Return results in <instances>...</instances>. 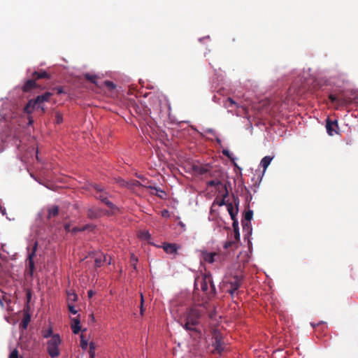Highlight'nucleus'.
<instances>
[{
	"instance_id": "nucleus-37",
	"label": "nucleus",
	"mask_w": 358,
	"mask_h": 358,
	"mask_svg": "<svg viewBox=\"0 0 358 358\" xmlns=\"http://www.w3.org/2000/svg\"><path fill=\"white\" fill-rule=\"evenodd\" d=\"M80 346L83 349H86L87 347V341H85L83 338V336H81V340H80Z\"/></svg>"
},
{
	"instance_id": "nucleus-20",
	"label": "nucleus",
	"mask_w": 358,
	"mask_h": 358,
	"mask_svg": "<svg viewBox=\"0 0 358 358\" xmlns=\"http://www.w3.org/2000/svg\"><path fill=\"white\" fill-rule=\"evenodd\" d=\"M217 255V254L215 252H208L204 255L203 259L205 262L212 264L214 262L215 257Z\"/></svg>"
},
{
	"instance_id": "nucleus-33",
	"label": "nucleus",
	"mask_w": 358,
	"mask_h": 358,
	"mask_svg": "<svg viewBox=\"0 0 358 358\" xmlns=\"http://www.w3.org/2000/svg\"><path fill=\"white\" fill-rule=\"evenodd\" d=\"M104 85L106 87H108L110 90H113L115 88V85L113 82L109 80H106L104 82Z\"/></svg>"
},
{
	"instance_id": "nucleus-16",
	"label": "nucleus",
	"mask_w": 358,
	"mask_h": 358,
	"mask_svg": "<svg viewBox=\"0 0 358 358\" xmlns=\"http://www.w3.org/2000/svg\"><path fill=\"white\" fill-rule=\"evenodd\" d=\"M253 216V211L252 210H247L244 214V220L242 221V224L243 229L245 228V227H249L250 221L252 220Z\"/></svg>"
},
{
	"instance_id": "nucleus-53",
	"label": "nucleus",
	"mask_w": 358,
	"mask_h": 358,
	"mask_svg": "<svg viewBox=\"0 0 358 358\" xmlns=\"http://www.w3.org/2000/svg\"><path fill=\"white\" fill-rule=\"evenodd\" d=\"M21 358H22V357H21Z\"/></svg>"
},
{
	"instance_id": "nucleus-22",
	"label": "nucleus",
	"mask_w": 358,
	"mask_h": 358,
	"mask_svg": "<svg viewBox=\"0 0 358 358\" xmlns=\"http://www.w3.org/2000/svg\"><path fill=\"white\" fill-rule=\"evenodd\" d=\"M224 106L227 108H230L233 106H236V103L231 98H227L224 102Z\"/></svg>"
},
{
	"instance_id": "nucleus-1",
	"label": "nucleus",
	"mask_w": 358,
	"mask_h": 358,
	"mask_svg": "<svg viewBox=\"0 0 358 358\" xmlns=\"http://www.w3.org/2000/svg\"><path fill=\"white\" fill-rule=\"evenodd\" d=\"M206 307L204 303L194 304L187 308L181 317V325L188 331L201 335L199 326L201 324Z\"/></svg>"
},
{
	"instance_id": "nucleus-24",
	"label": "nucleus",
	"mask_w": 358,
	"mask_h": 358,
	"mask_svg": "<svg viewBox=\"0 0 358 358\" xmlns=\"http://www.w3.org/2000/svg\"><path fill=\"white\" fill-rule=\"evenodd\" d=\"M329 99L332 103H337L338 104L343 103V100L341 99L338 98L335 94H330L329 95Z\"/></svg>"
},
{
	"instance_id": "nucleus-18",
	"label": "nucleus",
	"mask_w": 358,
	"mask_h": 358,
	"mask_svg": "<svg viewBox=\"0 0 358 358\" xmlns=\"http://www.w3.org/2000/svg\"><path fill=\"white\" fill-rule=\"evenodd\" d=\"M195 171L199 174L203 175L210 171V167L208 165L196 166L194 167Z\"/></svg>"
},
{
	"instance_id": "nucleus-28",
	"label": "nucleus",
	"mask_w": 358,
	"mask_h": 358,
	"mask_svg": "<svg viewBox=\"0 0 358 358\" xmlns=\"http://www.w3.org/2000/svg\"><path fill=\"white\" fill-rule=\"evenodd\" d=\"M106 257H104L103 259H102L101 257H96V258L95 259V261H94V262H95V266H96V267H101V265H102V262H103V261H106Z\"/></svg>"
},
{
	"instance_id": "nucleus-42",
	"label": "nucleus",
	"mask_w": 358,
	"mask_h": 358,
	"mask_svg": "<svg viewBox=\"0 0 358 358\" xmlns=\"http://www.w3.org/2000/svg\"><path fill=\"white\" fill-rule=\"evenodd\" d=\"M55 90L57 91V94H59L64 92L63 88L61 87H57L55 88Z\"/></svg>"
},
{
	"instance_id": "nucleus-52",
	"label": "nucleus",
	"mask_w": 358,
	"mask_h": 358,
	"mask_svg": "<svg viewBox=\"0 0 358 358\" xmlns=\"http://www.w3.org/2000/svg\"><path fill=\"white\" fill-rule=\"evenodd\" d=\"M244 189H245V192H246L248 194H249V191L248 190V189H247L245 187H244Z\"/></svg>"
},
{
	"instance_id": "nucleus-2",
	"label": "nucleus",
	"mask_w": 358,
	"mask_h": 358,
	"mask_svg": "<svg viewBox=\"0 0 358 358\" xmlns=\"http://www.w3.org/2000/svg\"><path fill=\"white\" fill-rule=\"evenodd\" d=\"M52 95L50 92H45L42 95L38 96L35 99L29 100L24 107V112L31 113L34 110H40L42 113H45L43 102L48 101Z\"/></svg>"
},
{
	"instance_id": "nucleus-45",
	"label": "nucleus",
	"mask_w": 358,
	"mask_h": 358,
	"mask_svg": "<svg viewBox=\"0 0 358 358\" xmlns=\"http://www.w3.org/2000/svg\"><path fill=\"white\" fill-rule=\"evenodd\" d=\"M222 153L224 156H227V157L230 158V153H229V150H224L222 151Z\"/></svg>"
},
{
	"instance_id": "nucleus-17",
	"label": "nucleus",
	"mask_w": 358,
	"mask_h": 358,
	"mask_svg": "<svg viewBox=\"0 0 358 358\" xmlns=\"http://www.w3.org/2000/svg\"><path fill=\"white\" fill-rule=\"evenodd\" d=\"M226 206L227 207V210L231 216V218H235L238 211V203H236V208L233 206L231 203H228L226 204Z\"/></svg>"
},
{
	"instance_id": "nucleus-15",
	"label": "nucleus",
	"mask_w": 358,
	"mask_h": 358,
	"mask_svg": "<svg viewBox=\"0 0 358 358\" xmlns=\"http://www.w3.org/2000/svg\"><path fill=\"white\" fill-rule=\"evenodd\" d=\"M71 329L73 333L75 334H78L80 332L81 326L80 319L78 317L71 319Z\"/></svg>"
},
{
	"instance_id": "nucleus-48",
	"label": "nucleus",
	"mask_w": 358,
	"mask_h": 358,
	"mask_svg": "<svg viewBox=\"0 0 358 358\" xmlns=\"http://www.w3.org/2000/svg\"><path fill=\"white\" fill-rule=\"evenodd\" d=\"M31 296V292H27V300H28V301L30 300Z\"/></svg>"
},
{
	"instance_id": "nucleus-12",
	"label": "nucleus",
	"mask_w": 358,
	"mask_h": 358,
	"mask_svg": "<svg viewBox=\"0 0 358 358\" xmlns=\"http://www.w3.org/2000/svg\"><path fill=\"white\" fill-rule=\"evenodd\" d=\"M162 248L164 252L167 254H174L176 255L178 250L180 248V246L176 243H165L162 245Z\"/></svg>"
},
{
	"instance_id": "nucleus-26",
	"label": "nucleus",
	"mask_w": 358,
	"mask_h": 358,
	"mask_svg": "<svg viewBox=\"0 0 358 358\" xmlns=\"http://www.w3.org/2000/svg\"><path fill=\"white\" fill-rule=\"evenodd\" d=\"M52 329L50 327L48 329H45V330H43L42 331V334H43V336L45 338H49V337H52Z\"/></svg>"
},
{
	"instance_id": "nucleus-25",
	"label": "nucleus",
	"mask_w": 358,
	"mask_h": 358,
	"mask_svg": "<svg viewBox=\"0 0 358 358\" xmlns=\"http://www.w3.org/2000/svg\"><path fill=\"white\" fill-rule=\"evenodd\" d=\"M29 322H30V316L29 315H27L24 317L20 325L23 329H27Z\"/></svg>"
},
{
	"instance_id": "nucleus-30",
	"label": "nucleus",
	"mask_w": 358,
	"mask_h": 358,
	"mask_svg": "<svg viewBox=\"0 0 358 358\" xmlns=\"http://www.w3.org/2000/svg\"><path fill=\"white\" fill-rule=\"evenodd\" d=\"M78 296L74 292H68V300L71 301H76Z\"/></svg>"
},
{
	"instance_id": "nucleus-14",
	"label": "nucleus",
	"mask_w": 358,
	"mask_h": 358,
	"mask_svg": "<svg viewBox=\"0 0 358 358\" xmlns=\"http://www.w3.org/2000/svg\"><path fill=\"white\" fill-rule=\"evenodd\" d=\"M31 78L36 81L37 80L42 78L49 79L50 76L45 71L41 70L40 71L33 72L31 74Z\"/></svg>"
},
{
	"instance_id": "nucleus-13",
	"label": "nucleus",
	"mask_w": 358,
	"mask_h": 358,
	"mask_svg": "<svg viewBox=\"0 0 358 358\" xmlns=\"http://www.w3.org/2000/svg\"><path fill=\"white\" fill-rule=\"evenodd\" d=\"M59 206L53 205L48 208L47 219L50 220L51 219L57 217L59 215Z\"/></svg>"
},
{
	"instance_id": "nucleus-10",
	"label": "nucleus",
	"mask_w": 358,
	"mask_h": 358,
	"mask_svg": "<svg viewBox=\"0 0 358 358\" xmlns=\"http://www.w3.org/2000/svg\"><path fill=\"white\" fill-rule=\"evenodd\" d=\"M38 87L37 83H36V80L31 78L30 79H28L25 81L24 84L22 87V90L24 92H29L32 91L33 90L36 89Z\"/></svg>"
},
{
	"instance_id": "nucleus-47",
	"label": "nucleus",
	"mask_w": 358,
	"mask_h": 358,
	"mask_svg": "<svg viewBox=\"0 0 358 358\" xmlns=\"http://www.w3.org/2000/svg\"><path fill=\"white\" fill-rule=\"evenodd\" d=\"M71 225L69 224H64V229L66 231H70Z\"/></svg>"
},
{
	"instance_id": "nucleus-34",
	"label": "nucleus",
	"mask_w": 358,
	"mask_h": 358,
	"mask_svg": "<svg viewBox=\"0 0 358 358\" xmlns=\"http://www.w3.org/2000/svg\"><path fill=\"white\" fill-rule=\"evenodd\" d=\"M143 302H144L143 296V294H141V308H140V313H141V315H143V313H144Z\"/></svg>"
},
{
	"instance_id": "nucleus-4",
	"label": "nucleus",
	"mask_w": 358,
	"mask_h": 358,
	"mask_svg": "<svg viewBox=\"0 0 358 358\" xmlns=\"http://www.w3.org/2000/svg\"><path fill=\"white\" fill-rule=\"evenodd\" d=\"M92 187L96 190L94 196L104 203L109 208L114 210L116 206L108 199L107 193L104 192L103 187L99 184H92Z\"/></svg>"
},
{
	"instance_id": "nucleus-9",
	"label": "nucleus",
	"mask_w": 358,
	"mask_h": 358,
	"mask_svg": "<svg viewBox=\"0 0 358 358\" xmlns=\"http://www.w3.org/2000/svg\"><path fill=\"white\" fill-rule=\"evenodd\" d=\"M326 129L329 135L333 136L334 134H338L337 129H338V121L331 120L327 118L326 121Z\"/></svg>"
},
{
	"instance_id": "nucleus-43",
	"label": "nucleus",
	"mask_w": 358,
	"mask_h": 358,
	"mask_svg": "<svg viewBox=\"0 0 358 358\" xmlns=\"http://www.w3.org/2000/svg\"><path fill=\"white\" fill-rule=\"evenodd\" d=\"M217 203L219 205V206H223V205H226L227 203H225V199L223 198L222 199H221L220 201H217Z\"/></svg>"
},
{
	"instance_id": "nucleus-39",
	"label": "nucleus",
	"mask_w": 358,
	"mask_h": 358,
	"mask_svg": "<svg viewBox=\"0 0 358 358\" xmlns=\"http://www.w3.org/2000/svg\"><path fill=\"white\" fill-rule=\"evenodd\" d=\"M68 307H69V311L72 314H76L77 313V310L75 309V307L73 305L69 304Z\"/></svg>"
},
{
	"instance_id": "nucleus-19",
	"label": "nucleus",
	"mask_w": 358,
	"mask_h": 358,
	"mask_svg": "<svg viewBox=\"0 0 358 358\" xmlns=\"http://www.w3.org/2000/svg\"><path fill=\"white\" fill-rule=\"evenodd\" d=\"M272 159H273V157H270V156H265L264 157L262 158V159L261 160V162H260V165L263 167L264 172L266 171L267 167L269 166Z\"/></svg>"
},
{
	"instance_id": "nucleus-46",
	"label": "nucleus",
	"mask_w": 358,
	"mask_h": 358,
	"mask_svg": "<svg viewBox=\"0 0 358 358\" xmlns=\"http://www.w3.org/2000/svg\"><path fill=\"white\" fill-rule=\"evenodd\" d=\"M94 292L92 289H90L87 292V296L89 298H92L94 296Z\"/></svg>"
},
{
	"instance_id": "nucleus-27",
	"label": "nucleus",
	"mask_w": 358,
	"mask_h": 358,
	"mask_svg": "<svg viewBox=\"0 0 358 358\" xmlns=\"http://www.w3.org/2000/svg\"><path fill=\"white\" fill-rule=\"evenodd\" d=\"M207 184L208 186H210V187H216V186H219V185H222V182L220 180H219L217 179H214V180L208 181L207 182Z\"/></svg>"
},
{
	"instance_id": "nucleus-21",
	"label": "nucleus",
	"mask_w": 358,
	"mask_h": 358,
	"mask_svg": "<svg viewBox=\"0 0 358 358\" xmlns=\"http://www.w3.org/2000/svg\"><path fill=\"white\" fill-rule=\"evenodd\" d=\"M138 236L140 239L148 241L150 238L151 236L148 231L142 230L138 232Z\"/></svg>"
},
{
	"instance_id": "nucleus-31",
	"label": "nucleus",
	"mask_w": 358,
	"mask_h": 358,
	"mask_svg": "<svg viewBox=\"0 0 358 358\" xmlns=\"http://www.w3.org/2000/svg\"><path fill=\"white\" fill-rule=\"evenodd\" d=\"M55 121L57 124H60L63 122L62 115L59 112L55 113Z\"/></svg>"
},
{
	"instance_id": "nucleus-49",
	"label": "nucleus",
	"mask_w": 358,
	"mask_h": 358,
	"mask_svg": "<svg viewBox=\"0 0 358 358\" xmlns=\"http://www.w3.org/2000/svg\"><path fill=\"white\" fill-rule=\"evenodd\" d=\"M214 314H215V312L210 313H209V315H209V317H210V318H213V317Z\"/></svg>"
},
{
	"instance_id": "nucleus-36",
	"label": "nucleus",
	"mask_w": 358,
	"mask_h": 358,
	"mask_svg": "<svg viewBox=\"0 0 358 358\" xmlns=\"http://www.w3.org/2000/svg\"><path fill=\"white\" fill-rule=\"evenodd\" d=\"M8 358H19L17 350H13L9 355Z\"/></svg>"
},
{
	"instance_id": "nucleus-41",
	"label": "nucleus",
	"mask_w": 358,
	"mask_h": 358,
	"mask_svg": "<svg viewBox=\"0 0 358 358\" xmlns=\"http://www.w3.org/2000/svg\"><path fill=\"white\" fill-rule=\"evenodd\" d=\"M234 236H235V238L236 241H239V239H240L239 229L234 231Z\"/></svg>"
},
{
	"instance_id": "nucleus-23",
	"label": "nucleus",
	"mask_w": 358,
	"mask_h": 358,
	"mask_svg": "<svg viewBox=\"0 0 358 358\" xmlns=\"http://www.w3.org/2000/svg\"><path fill=\"white\" fill-rule=\"evenodd\" d=\"M84 77L86 80H89L92 83L96 84L97 76L96 75L90 74L89 73H85Z\"/></svg>"
},
{
	"instance_id": "nucleus-8",
	"label": "nucleus",
	"mask_w": 358,
	"mask_h": 358,
	"mask_svg": "<svg viewBox=\"0 0 358 358\" xmlns=\"http://www.w3.org/2000/svg\"><path fill=\"white\" fill-rule=\"evenodd\" d=\"M213 346L214 348L213 352L221 355L224 350V342L221 334L217 331H214L213 333Z\"/></svg>"
},
{
	"instance_id": "nucleus-3",
	"label": "nucleus",
	"mask_w": 358,
	"mask_h": 358,
	"mask_svg": "<svg viewBox=\"0 0 358 358\" xmlns=\"http://www.w3.org/2000/svg\"><path fill=\"white\" fill-rule=\"evenodd\" d=\"M62 343V340L59 334H53L47 343V350L49 355L54 358L57 357L60 355L59 346Z\"/></svg>"
},
{
	"instance_id": "nucleus-6",
	"label": "nucleus",
	"mask_w": 358,
	"mask_h": 358,
	"mask_svg": "<svg viewBox=\"0 0 358 358\" xmlns=\"http://www.w3.org/2000/svg\"><path fill=\"white\" fill-rule=\"evenodd\" d=\"M37 248H38V241H35L31 248V251L29 252V255H28V257L27 259L28 265H27L26 273L27 275L30 276L31 278L33 276L34 271L35 269L34 258L36 255ZM27 250H28V251H29L30 248L28 247Z\"/></svg>"
},
{
	"instance_id": "nucleus-5",
	"label": "nucleus",
	"mask_w": 358,
	"mask_h": 358,
	"mask_svg": "<svg viewBox=\"0 0 358 358\" xmlns=\"http://www.w3.org/2000/svg\"><path fill=\"white\" fill-rule=\"evenodd\" d=\"M243 277L242 275H231L226 281V284L229 285L230 288L228 292L233 296L234 293L240 288L242 285Z\"/></svg>"
},
{
	"instance_id": "nucleus-29",
	"label": "nucleus",
	"mask_w": 358,
	"mask_h": 358,
	"mask_svg": "<svg viewBox=\"0 0 358 358\" xmlns=\"http://www.w3.org/2000/svg\"><path fill=\"white\" fill-rule=\"evenodd\" d=\"M89 353L90 355L91 358H94L95 355V345L94 343H90V351Z\"/></svg>"
},
{
	"instance_id": "nucleus-50",
	"label": "nucleus",
	"mask_w": 358,
	"mask_h": 358,
	"mask_svg": "<svg viewBox=\"0 0 358 358\" xmlns=\"http://www.w3.org/2000/svg\"><path fill=\"white\" fill-rule=\"evenodd\" d=\"M134 185H135V186H138V185H140V182H139L138 181L136 180V181L134 182Z\"/></svg>"
},
{
	"instance_id": "nucleus-44",
	"label": "nucleus",
	"mask_w": 358,
	"mask_h": 358,
	"mask_svg": "<svg viewBox=\"0 0 358 358\" xmlns=\"http://www.w3.org/2000/svg\"><path fill=\"white\" fill-rule=\"evenodd\" d=\"M232 244H233V242H232V241H227V242H226V243H225V244H224V248H225L226 249H227V248H229V247H231V246L232 245Z\"/></svg>"
},
{
	"instance_id": "nucleus-38",
	"label": "nucleus",
	"mask_w": 358,
	"mask_h": 358,
	"mask_svg": "<svg viewBox=\"0 0 358 358\" xmlns=\"http://www.w3.org/2000/svg\"><path fill=\"white\" fill-rule=\"evenodd\" d=\"M137 258L134 255H132L131 257V262L132 263V265H133V267L134 269H136V262H137Z\"/></svg>"
},
{
	"instance_id": "nucleus-11",
	"label": "nucleus",
	"mask_w": 358,
	"mask_h": 358,
	"mask_svg": "<svg viewBox=\"0 0 358 358\" xmlns=\"http://www.w3.org/2000/svg\"><path fill=\"white\" fill-rule=\"evenodd\" d=\"M102 215V211L97 207H92L87 209V216L91 220H94L100 217Z\"/></svg>"
},
{
	"instance_id": "nucleus-40",
	"label": "nucleus",
	"mask_w": 358,
	"mask_h": 358,
	"mask_svg": "<svg viewBox=\"0 0 358 358\" xmlns=\"http://www.w3.org/2000/svg\"><path fill=\"white\" fill-rule=\"evenodd\" d=\"M82 227H73L71 230L72 233L75 234V233H77V232H80V231H83V230H81Z\"/></svg>"
},
{
	"instance_id": "nucleus-51",
	"label": "nucleus",
	"mask_w": 358,
	"mask_h": 358,
	"mask_svg": "<svg viewBox=\"0 0 358 358\" xmlns=\"http://www.w3.org/2000/svg\"><path fill=\"white\" fill-rule=\"evenodd\" d=\"M179 224L182 227H185V224L182 223V222H180Z\"/></svg>"
},
{
	"instance_id": "nucleus-32",
	"label": "nucleus",
	"mask_w": 358,
	"mask_h": 358,
	"mask_svg": "<svg viewBox=\"0 0 358 358\" xmlns=\"http://www.w3.org/2000/svg\"><path fill=\"white\" fill-rule=\"evenodd\" d=\"M94 227H95L94 225L90 224H85V226L82 227L81 230H83V231H92L94 229Z\"/></svg>"
},
{
	"instance_id": "nucleus-35",
	"label": "nucleus",
	"mask_w": 358,
	"mask_h": 358,
	"mask_svg": "<svg viewBox=\"0 0 358 358\" xmlns=\"http://www.w3.org/2000/svg\"><path fill=\"white\" fill-rule=\"evenodd\" d=\"M231 220H233V228H234V231H236L237 229H238V220L236 219V217L235 218H231Z\"/></svg>"
},
{
	"instance_id": "nucleus-7",
	"label": "nucleus",
	"mask_w": 358,
	"mask_h": 358,
	"mask_svg": "<svg viewBox=\"0 0 358 358\" xmlns=\"http://www.w3.org/2000/svg\"><path fill=\"white\" fill-rule=\"evenodd\" d=\"M208 284L210 286V291L208 294L209 296H214L216 293L215 286L212 280L210 275H204L201 280V289L203 292H207L208 289Z\"/></svg>"
}]
</instances>
